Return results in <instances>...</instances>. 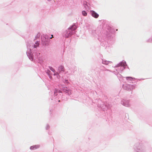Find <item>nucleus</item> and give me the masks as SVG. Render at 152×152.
Here are the masks:
<instances>
[{"label": "nucleus", "mask_w": 152, "mask_h": 152, "mask_svg": "<svg viewBox=\"0 0 152 152\" xmlns=\"http://www.w3.org/2000/svg\"><path fill=\"white\" fill-rule=\"evenodd\" d=\"M73 34V32L69 30V28H68V30L67 31L66 33L65 34V37L66 38H68L71 36Z\"/></svg>", "instance_id": "obj_1"}, {"label": "nucleus", "mask_w": 152, "mask_h": 152, "mask_svg": "<svg viewBox=\"0 0 152 152\" xmlns=\"http://www.w3.org/2000/svg\"><path fill=\"white\" fill-rule=\"evenodd\" d=\"M90 12L92 16L95 18H97L99 16V15L96 12L92 10L90 11Z\"/></svg>", "instance_id": "obj_2"}, {"label": "nucleus", "mask_w": 152, "mask_h": 152, "mask_svg": "<svg viewBox=\"0 0 152 152\" xmlns=\"http://www.w3.org/2000/svg\"><path fill=\"white\" fill-rule=\"evenodd\" d=\"M39 146L38 145H35L32 146H31L30 147V149L32 150H34L39 148Z\"/></svg>", "instance_id": "obj_3"}, {"label": "nucleus", "mask_w": 152, "mask_h": 152, "mask_svg": "<svg viewBox=\"0 0 152 152\" xmlns=\"http://www.w3.org/2000/svg\"><path fill=\"white\" fill-rule=\"evenodd\" d=\"M77 28V27L75 25H73L72 26H71L69 28V30H71L72 31H74Z\"/></svg>", "instance_id": "obj_4"}, {"label": "nucleus", "mask_w": 152, "mask_h": 152, "mask_svg": "<svg viewBox=\"0 0 152 152\" xmlns=\"http://www.w3.org/2000/svg\"><path fill=\"white\" fill-rule=\"evenodd\" d=\"M58 70L59 71H63L64 72V67L62 66H61L59 67L58 69Z\"/></svg>", "instance_id": "obj_5"}, {"label": "nucleus", "mask_w": 152, "mask_h": 152, "mask_svg": "<svg viewBox=\"0 0 152 152\" xmlns=\"http://www.w3.org/2000/svg\"><path fill=\"white\" fill-rule=\"evenodd\" d=\"M39 43H38L37 42H36L35 43V44L34 45V48H36L37 47L39 46Z\"/></svg>", "instance_id": "obj_6"}, {"label": "nucleus", "mask_w": 152, "mask_h": 152, "mask_svg": "<svg viewBox=\"0 0 152 152\" xmlns=\"http://www.w3.org/2000/svg\"><path fill=\"white\" fill-rule=\"evenodd\" d=\"M82 15L84 16H86L87 15V13L84 11H83L82 12Z\"/></svg>", "instance_id": "obj_7"}, {"label": "nucleus", "mask_w": 152, "mask_h": 152, "mask_svg": "<svg viewBox=\"0 0 152 152\" xmlns=\"http://www.w3.org/2000/svg\"><path fill=\"white\" fill-rule=\"evenodd\" d=\"M69 89L67 88H65L63 89V91L64 92H66L67 91H68Z\"/></svg>", "instance_id": "obj_8"}, {"label": "nucleus", "mask_w": 152, "mask_h": 152, "mask_svg": "<svg viewBox=\"0 0 152 152\" xmlns=\"http://www.w3.org/2000/svg\"><path fill=\"white\" fill-rule=\"evenodd\" d=\"M120 65L121 66H125V64L124 62H121L120 64Z\"/></svg>", "instance_id": "obj_9"}, {"label": "nucleus", "mask_w": 152, "mask_h": 152, "mask_svg": "<svg viewBox=\"0 0 152 152\" xmlns=\"http://www.w3.org/2000/svg\"><path fill=\"white\" fill-rule=\"evenodd\" d=\"M49 69L51 70L52 71H53L54 72L55 71V69L52 67H50Z\"/></svg>", "instance_id": "obj_10"}, {"label": "nucleus", "mask_w": 152, "mask_h": 152, "mask_svg": "<svg viewBox=\"0 0 152 152\" xmlns=\"http://www.w3.org/2000/svg\"><path fill=\"white\" fill-rule=\"evenodd\" d=\"M54 94H55L56 93H58V90L57 89H55L54 91Z\"/></svg>", "instance_id": "obj_11"}, {"label": "nucleus", "mask_w": 152, "mask_h": 152, "mask_svg": "<svg viewBox=\"0 0 152 152\" xmlns=\"http://www.w3.org/2000/svg\"><path fill=\"white\" fill-rule=\"evenodd\" d=\"M129 78H132L131 77H126L127 80H128V79Z\"/></svg>", "instance_id": "obj_12"}, {"label": "nucleus", "mask_w": 152, "mask_h": 152, "mask_svg": "<svg viewBox=\"0 0 152 152\" xmlns=\"http://www.w3.org/2000/svg\"><path fill=\"white\" fill-rule=\"evenodd\" d=\"M53 37V35H51V37L50 38V39H51Z\"/></svg>", "instance_id": "obj_13"}, {"label": "nucleus", "mask_w": 152, "mask_h": 152, "mask_svg": "<svg viewBox=\"0 0 152 152\" xmlns=\"http://www.w3.org/2000/svg\"><path fill=\"white\" fill-rule=\"evenodd\" d=\"M58 93H61V92L60 90H58Z\"/></svg>", "instance_id": "obj_14"}, {"label": "nucleus", "mask_w": 152, "mask_h": 152, "mask_svg": "<svg viewBox=\"0 0 152 152\" xmlns=\"http://www.w3.org/2000/svg\"><path fill=\"white\" fill-rule=\"evenodd\" d=\"M58 102H60V100H59L58 101Z\"/></svg>", "instance_id": "obj_15"}, {"label": "nucleus", "mask_w": 152, "mask_h": 152, "mask_svg": "<svg viewBox=\"0 0 152 152\" xmlns=\"http://www.w3.org/2000/svg\"><path fill=\"white\" fill-rule=\"evenodd\" d=\"M107 64L106 63V61H105V64Z\"/></svg>", "instance_id": "obj_16"}]
</instances>
